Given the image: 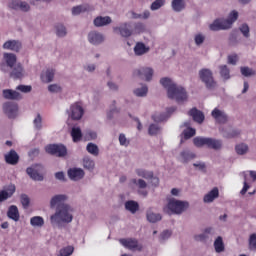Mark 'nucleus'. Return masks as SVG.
<instances>
[{
    "label": "nucleus",
    "instance_id": "obj_55",
    "mask_svg": "<svg viewBox=\"0 0 256 256\" xmlns=\"http://www.w3.org/2000/svg\"><path fill=\"white\" fill-rule=\"evenodd\" d=\"M42 121L43 119L41 118V114H37V116L33 120L34 127H36V129H41V127H43V125L41 124Z\"/></svg>",
    "mask_w": 256,
    "mask_h": 256
},
{
    "label": "nucleus",
    "instance_id": "obj_47",
    "mask_svg": "<svg viewBox=\"0 0 256 256\" xmlns=\"http://www.w3.org/2000/svg\"><path fill=\"white\" fill-rule=\"evenodd\" d=\"M20 201L24 209H27V207H29V204L31 203V200L29 199V196H27V194H22L20 196Z\"/></svg>",
    "mask_w": 256,
    "mask_h": 256
},
{
    "label": "nucleus",
    "instance_id": "obj_48",
    "mask_svg": "<svg viewBox=\"0 0 256 256\" xmlns=\"http://www.w3.org/2000/svg\"><path fill=\"white\" fill-rule=\"evenodd\" d=\"M241 135V132L239 130H230V132L225 133L223 136L226 139H235V137H239Z\"/></svg>",
    "mask_w": 256,
    "mask_h": 256
},
{
    "label": "nucleus",
    "instance_id": "obj_57",
    "mask_svg": "<svg viewBox=\"0 0 256 256\" xmlns=\"http://www.w3.org/2000/svg\"><path fill=\"white\" fill-rule=\"evenodd\" d=\"M16 89L17 91H21V93H31V86L19 85Z\"/></svg>",
    "mask_w": 256,
    "mask_h": 256
},
{
    "label": "nucleus",
    "instance_id": "obj_51",
    "mask_svg": "<svg viewBox=\"0 0 256 256\" xmlns=\"http://www.w3.org/2000/svg\"><path fill=\"white\" fill-rule=\"evenodd\" d=\"M56 34L58 35V37H65L67 35V29H65V26L63 25H57Z\"/></svg>",
    "mask_w": 256,
    "mask_h": 256
},
{
    "label": "nucleus",
    "instance_id": "obj_60",
    "mask_svg": "<svg viewBox=\"0 0 256 256\" xmlns=\"http://www.w3.org/2000/svg\"><path fill=\"white\" fill-rule=\"evenodd\" d=\"M135 33H143L145 31V25L143 23H137L134 26Z\"/></svg>",
    "mask_w": 256,
    "mask_h": 256
},
{
    "label": "nucleus",
    "instance_id": "obj_38",
    "mask_svg": "<svg viewBox=\"0 0 256 256\" xmlns=\"http://www.w3.org/2000/svg\"><path fill=\"white\" fill-rule=\"evenodd\" d=\"M147 219L150 223H157V221H161V214H155L151 210L147 211Z\"/></svg>",
    "mask_w": 256,
    "mask_h": 256
},
{
    "label": "nucleus",
    "instance_id": "obj_26",
    "mask_svg": "<svg viewBox=\"0 0 256 256\" xmlns=\"http://www.w3.org/2000/svg\"><path fill=\"white\" fill-rule=\"evenodd\" d=\"M5 161L8 165H17L19 163V154H17L15 150H10V152L5 155Z\"/></svg>",
    "mask_w": 256,
    "mask_h": 256
},
{
    "label": "nucleus",
    "instance_id": "obj_32",
    "mask_svg": "<svg viewBox=\"0 0 256 256\" xmlns=\"http://www.w3.org/2000/svg\"><path fill=\"white\" fill-rule=\"evenodd\" d=\"M89 5L87 4H83V5H79V6H75L72 8V15H81V13H86V11H89Z\"/></svg>",
    "mask_w": 256,
    "mask_h": 256
},
{
    "label": "nucleus",
    "instance_id": "obj_50",
    "mask_svg": "<svg viewBox=\"0 0 256 256\" xmlns=\"http://www.w3.org/2000/svg\"><path fill=\"white\" fill-rule=\"evenodd\" d=\"M220 75L225 80L230 79L231 76L229 75V68H227L226 65L220 66Z\"/></svg>",
    "mask_w": 256,
    "mask_h": 256
},
{
    "label": "nucleus",
    "instance_id": "obj_12",
    "mask_svg": "<svg viewBox=\"0 0 256 256\" xmlns=\"http://www.w3.org/2000/svg\"><path fill=\"white\" fill-rule=\"evenodd\" d=\"M7 6L13 11H22L23 13L31 11V6L29 3L22 0H9Z\"/></svg>",
    "mask_w": 256,
    "mask_h": 256
},
{
    "label": "nucleus",
    "instance_id": "obj_29",
    "mask_svg": "<svg viewBox=\"0 0 256 256\" xmlns=\"http://www.w3.org/2000/svg\"><path fill=\"white\" fill-rule=\"evenodd\" d=\"M27 175L33 179V181H43L42 174H39L37 168L29 167L26 169Z\"/></svg>",
    "mask_w": 256,
    "mask_h": 256
},
{
    "label": "nucleus",
    "instance_id": "obj_49",
    "mask_svg": "<svg viewBox=\"0 0 256 256\" xmlns=\"http://www.w3.org/2000/svg\"><path fill=\"white\" fill-rule=\"evenodd\" d=\"M249 249L250 251H256V234H251L249 237Z\"/></svg>",
    "mask_w": 256,
    "mask_h": 256
},
{
    "label": "nucleus",
    "instance_id": "obj_14",
    "mask_svg": "<svg viewBox=\"0 0 256 256\" xmlns=\"http://www.w3.org/2000/svg\"><path fill=\"white\" fill-rule=\"evenodd\" d=\"M175 111H177V108L170 107L165 113L155 112L152 115V119L155 121V123H163V121H167V119H169V117H171L172 113H175Z\"/></svg>",
    "mask_w": 256,
    "mask_h": 256
},
{
    "label": "nucleus",
    "instance_id": "obj_6",
    "mask_svg": "<svg viewBox=\"0 0 256 256\" xmlns=\"http://www.w3.org/2000/svg\"><path fill=\"white\" fill-rule=\"evenodd\" d=\"M66 113L68 115V119H71L72 121H81L85 115V109L81 103L76 102L70 105L69 109L66 110Z\"/></svg>",
    "mask_w": 256,
    "mask_h": 256
},
{
    "label": "nucleus",
    "instance_id": "obj_41",
    "mask_svg": "<svg viewBox=\"0 0 256 256\" xmlns=\"http://www.w3.org/2000/svg\"><path fill=\"white\" fill-rule=\"evenodd\" d=\"M136 175H138V177H143V179H151L153 177V172L144 169H136Z\"/></svg>",
    "mask_w": 256,
    "mask_h": 256
},
{
    "label": "nucleus",
    "instance_id": "obj_46",
    "mask_svg": "<svg viewBox=\"0 0 256 256\" xmlns=\"http://www.w3.org/2000/svg\"><path fill=\"white\" fill-rule=\"evenodd\" d=\"M83 165H84V169H88L89 171L95 169V162L91 160V158H88V157L84 158Z\"/></svg>",
    "mask_w": 256,
    "mask_h": 256
},
{
    "label": "nucleus",
    "instance_id": "obj_56",
    "mask_svg": "<svg viewBox=\"0 0 256 256\" xmlns=\"http://www.w3.org/2000/svg\"><path fill=\"white\" fill-rule=\"evenodd\" d=\"M241 73H242V75H244V77H251V75L255 74V72L252 69H250L249 67H242Z\"/></svg>",
    "mask_w": 256,
    "mask_h": 256
},
{
    "label": "nucleus",
    "instance_id": "obj_21",
    "mask_svg": "<svg viewBox=\"0 0 256 256\" xmlns=\"http://www.w3.org/2000/svg\"><path fill=\"white\" fill-rule=\"evenodd\" d=\"M188 115L192 117L193 121L196 123H203L205 121V114L201 112V110H197V108H192L189 112Z\"/></svg>",
    "mask_w": 256,
    "mask_h": 256
},
{
    "label": "nucleus",
    "instance_id": "obj_30",
    "mask_svg": "<svg viewBox=\"0 0 256 256\" xmlns=\"http://www.w3.org/2000/svg\"><path fill=\"white\" fill-rule=\"evenodd\" d=\"M7 215L9 219H12L13 221H18L19 220V209L17 206L12 205L9 207Z\"/></svg>",
    "mask_w": 256,
    "mask_h": 256
},
{
    "label": "nucleus",
    "instance_id": "obj_9",
    "mask_svg": "<svg viewBox=\"0 0 256 256\" xmlns=\"http://www.w3.org/2000/svg\"><path fill=\"white\" fill-rule=\"evenodd\" d=\"M155 71L151 67H140L133 71V76L138 77L142 81H152Z\"/></svg>",
    "mask_w": 256,
    "mask_h": 256
},
{
    "label": "nucleus",
    "instance_id": "obj_17",
    "mask_svg": "<svg viewBox=\"0 0 256 256\" xmlns=\"http://www.w3.org/2000/svg\"><path fill=\"white\" fill-rule=\"evenodd\" d=\"M120 243L127 249L143 251V246L139 245V241H137V239H133V238L121 239Z\"/></svg>",
    "mask_w": 256,
    "mask_h": 256
},
{
    "label": "nucleus",
    "instance_id": "obj_61",
    "mask_svg": "<svg viewBox=\"0 0 256 256\" xmlns=\"http://www.w3.org/2000/svg\"><path fill=\"white\" fill-rule=\"evenodd\" d=\"M119 143H120V145H123L124 147H127V145H129V141L127 140V137H125V134L119 135Z\"/></svg>",
    "mask_w": 256,
    "mask_h": 256
},
{
    "label": "nucleus",
    "instance_id": "obj_25",
    "mask_svg": "<svg viewBox=\"0 0 256 256\" xmlns=\"http://www.w3.org/2000/svg\"><path fill=\"white\" fill-rule=\"evenodd\" d=\"M113 20L109 16H98L94 19L95 27H105L107 25H111Z\"/></svg>",
    "mask_w": 256,
    "mask_h": 256
},
{
    "label": "nucleus",
    "instance_id": "obj_20",
    "mask_svg": "<svg viewBox=\"0 0 256 256\" xmlns=\"http://www.w3.org/2000/svg\"><path fill=\"white\" fill-rule=\"evenodd\" d=\"M68 177L72 181H79L80 179H83L85 177V171L81 168H70L68 170Z\"/></svg>",
    "mask_w": 256,
    "mask_h": 256
},
{
    "label": "nucleus",
    "instance_id": "obj_52",
    "mask_svg": "<svg viewBox=\"0 0 256 256\" xmlns=\"http://www.w3.org/2000/svg\"><path fill=\"white\" fill-rule=\"evenodd\" d=\"M132 183L134 185H137V187H139V189H146L147 188V182H145V180L143 179H132Z\"/></svg>",
    "mask_w": 256,
    "mask_h": 256
},
{
    "label": "nucleus",
    "instance_id": "obj_3",
    "mask_svg": "<svg viewBox=\"0 0 256 256\" xmlns=\"http://www.w3.org/2000/svg\"><path fill=\"white\" fill-rule=\"evenodd\" d=\"M239 19V12L233 10L229 13L228 19H216L209 25L210 31H223L231 29V26Z\"/></svg>",
    "mask_w": 256,
    "mask_h": 256
},
{
    "label": "nucleus",
    "instance_id": "obj_39",
    "mask_svg": "<svg viewBox=\"0 0 256 256\" xmlns=\"http://www.w3.org/2000/svg\"><path fill=\"white\" fill-rule=\"evenodd\" d=\"M181 158L183 159L184 163H187L188 161H191L192 159H195V153L189 151V150H185L181 152Z\"/></svg>",
    "mask_w": 256,
    "mask_h": 256
},
{
    "label": "nucleus",
    "instance_id": "obj_53",
    "mask_svg": "<svg viewBox=\"0 0 256 256\" xmlns=\"http://www.w3.org/2000/svg\"><path fill=\"white\" fill-rule=\"evenodd\" d=\"M48 91L50 93H61V85H59V84H50L48 86Z\"/></svg>",
    "mask_w": 256,
    "mask_h": 256
},
{
    "label": "nucleus",
    "instance_id": "obj_4",
    "mask_svg": "<svg viewBox=\"0 0 256 256\" xmlns=\"http://www.w3.org/2000/svg\"><path fill=\"white\" fill-rule=\"evenodd\" d=\"M195 147H207L214 151H219L223 147V141L215 138L196 137L193 139Z\"/></svg>",
    "mask_w": 256,
    "mask_h": 256
},
{
    "label": "nucleus",
    "instance_id": "obj_63",
    "mask_svg": "<svg viewBox=\"0 0 256 256\" xmlns=\"http://www.w3.org/2000/svg\"><path fill=\"white\" fill-rule=\"evenodd\" d=\"M110 91H118L119 90V85H117V83L113 82V81H108L107 83Z\"/></svg>",
    "mask_w": 256,
    "mask_h": 256
},
{
    "label": "nucleus",
    "instance_id": "obj_58",
    "mask_svg": "<svg viewBox=\"0 0 256 256\" xmlns=\"http://www.w3.org/2000/svg\"><path fill=\"white\" fill-rule=\"evenodd\" d=\"M237 61H239L237 54H232L228 56V63L230 65H236Z\"/></svg>",
    "mask_w": 256,
    "mask_h": 256
},
{
    "label": "nucleus",
    "instance_id": "obj_2",
    "mask_svg": "<svg viewBox=\"0 0 256 256\" xmlns=\"http://www.w3.org/2000/svg\"><path fill=\"white\" fill-rule=\"evenodd\" d=\"M160 84L166 89L169 99H173L174 101H177V103H185L189 98L187 90H185L183 86L177 85L171 78H162Z\"/></svg>",
    "mask_w": 256,
    "mask_h": 256
},
{
    "label": "nucleus",
    "instance_id": "obj_22",
    "mask_svg": "<svg viewBox=\"0 0 256 256\" xmlns=\"http://www.w3.org/2000/svg\"><path fill=\"white\" fill-rule=\"evenodd\" d=\"M15 189V185L11 184L6 188V190L0 191V203H3V201H7V199L13 197Z\"/></svg>",
    "mask_w": 256,
    "mask_h": 256
},
{
    "label": "nucleus",
    "instance_id": "obj_7",
    "mask_svg": "<svg viewBox=\"0 0 256 256\" xmlns=\"http://www.w3.org/2000/svg\"><path fill=\"white\" fill-rule=\"evenodd\" d=\"M168 209L169 211H171V213H174L175 215H181L183 211H187V209H189V202L172 198L168 202Z\"/></svg>",
    "mask_w": 256,
    "mask_h": 256
},
{
    "label": "nucleus",
    "instance_id": "obj_31",
    "mask_svg": "<svg viewBox=\"0 0 256 256\" xmlns=\"http://www.w3.org/2000/svg\"><path fill=\"white\" fill-rule=\"evenodd\" d=\"M172 9L176 13H181L185 9V0H172Z\"/></svg>",
    "mask_w": 256,
    "mask_h": 256
},
{
    "label": "nucleus",
    "instance_id": "obj_11",
    "mask_svg": "<svg viewBox=\"0 0 256 256\" xmlns=\"http://www.w3.org/2000/svg\"><path fill=\"white\" fill-rule=\"evenodd\" d=\"M199 77L208 89H213V87H215L216 83L215 79H213V72H211V70L207 68L200 70Z\"/></svg>",
    "mask_w": 256,
    "mask_h": 256
},
{
    "label": "nucleus",
    "instance_id": "obj_33",
    "mask_svg": "<svg viewBox=\"0 0 256 256\" xmlns=\"http://www.w3.org/2000/svg\"><path fill=\"white\" fill-rule=\"evenodd\" d=\"M125 209H127V211H130V213H137V211H139V203L133 200L127 201L125 203Z\"/></svg>",
    "mask_w": 256,
    "mask_h": 256
},
{
    "label": "nucleus",
    "instance_id": "obj_5",
    "mask_svg": "<svg viewBox=\"0 0 256 256\" xmlns=\"http://www.w3.org/2000/svg\"><path fill=\"white\" fill-rule=\"evenodd\" d=\"M17 65V55L11 52H4L2 62L0 64V70L3 73H10L13 66Z\"/></svg>",
    "mask_w": 256,
    "mask_h": 256
},
{
    "label": "nucleus",
    "instance_id": "obj_1",
    "mask_svg": "<svg viewBox=\"0 0 256 256\" xmlns=\"http://www.w3.org/2000/svg\"><path fill=\"white\" fill-rule=\"evenodd\" d=\"M65 201H67V196L63 194L52 197L50 206L52 209L57 207L56 213L50 218L52 223H59V221H62V223H71L73 221V214H71L73 210H71L69 205L65 204Z\"/></svg>",
    "mask_w": 256,
    "mask_h": 256
},
{
    "label": "nucleus",
    "instance_id": "obj_40",
    "mask_svg": "<svg viewBox=\"0 0 256 256\" xmlns=\"http://www.w3.org/2000/svg\"><path fill=\"white\" fill-rule=\"evenodd\" d=\"M235 151H236L237 155H245L247 153V151H249V146L245 143L238 144L235 147Z\"/></svg>",
    "mask_w": 256,
    "mask_h": 256
},
{
    "label": "nucleus",
    "instance_id": "obj_16",
    "mask_svg": "<svg viewBox=\"0 0 256 256\" xmlns=\"http://www.w3.org/2000/svg\"><path fill=\"white\" fill-rule=\"evenodd\" d=\"M3 111L10 119H14L19 113V107L15 103L7 102L3 105Z\"/></svg>",
    "mask_w": 256,
    "mask_h": 256
},
{
    "label": "nucleus",
    "instance_id": "obj_54",
    "mask_svg": "<svg viewBox=\"0 0 256 256\" xmlns=\"http://www.w3.org/2000/svg\"><path fill=\"white\" fill-rule=\"evenodd\" d=\"M195 133H196L195 129L184 130L183 137L185 140L191 139V137H195Z\"/></svg>",
    "mask_w": 256,
    "mask_h": 256
},
{
    "label": "nucleus",
    "instance_id": "obj_42",
    "mask_svg": "<svg viewBox=\"0 0 256 256\" xmlns=\"http://www.w3.org/2000/svg\"><path fill=\"white\" fill-rule=\"evenodd\" d=\"M75 248L73 246H66L59 251V256H70L73 255Z\"/></svg>",
    "mask_w": 256,
    "mask_h": 256
},
{
    "label": "nucleus",
    "instance_id": "obj_8",
    "mask_svg": "<svg viewBox=\"0 0 256 256\" xmlns=\"http://www.w3.org/2000/svg\"><path fill=\"white\" fill-rule=\"evenodd\" d=\"M46 153L55 157H66L67 147L63 144H49L45 147Z\"/></svg>",
    "mask_w": 256,
    "mask_h": 256
},
{
    "label": "nucleus",
    "instance_id": "obj_27",
    "mask_svg": "<svg viewBox=\"0 0 256 256\" xmlns=\"http://www.w3.org/2000/svg\"><path fill=\"white\" fill-rule=\"evenodd\" d=\"M55 78V70L48 68L44 70L41 74V79L43 83H51L53 79Z\"/></svg>",
    "mask_w": 256,
    "mask_h": 256
},
{
    "label": "nucleus",
    "instance_id": "obj_18",
    "mask_svg": "<svg viewBox=\"0 0 256 256\" xmlns=\"http://www.w3.org/2000/svg\"><path fill=\"white\" fill-rule=\"evenodd\" d=\"M88 41L91 45H101L105 41V36L103 33L93 30L88 33Z\"/></svg>",
    "mask_w": 256,
    "mask_h": 256
},
{
    "label": "nucleus",
    "instance_id": "obj_43",
    "mask_svg": "<svg viewBox=\"0 0 256 256\" xmlns=\"http://www.w3.org/2000/svg\"><path fill=\"white\" fill-rule=\"evenodd\" d=\"M165 6V0H155L151 6L150 9L151 11H159V9H161V7Z\"/></svg>",
    "mask_w": 256,
    "mask_h": 256
},
{
    "label": "nucleus",
    "instance_id": "obj_44",
    "mask_svg": "<svg viewBox=\"0 0 256 256\" xmlns=\"http://www.w3.org/2000/svg\"><path fill=\"white\" fill-rule=\"evenodd\" d=\"M86 149H87L88 153H90L91 155H94L96 157H97V155H99V147H97L96 144L88 143Z\"/></svg>",
    "mask_w": 256,
    "mask_h": 256
},
{
    "label": "nucleus",
    "instance_id": "obj_62",
    "mask_svg": "<svg viewBox=\"0 0 256 256\" xmlns=\"http://www.w3.org/2000/svg\"><path fill=\"white\" fill-rule=\"evenodd\" d=\"M240 31L244 35V37H249V26L247 24H243L240 26Z\"/></svg>",
    "mask_w": 256,
    "mask_h": 256
},
{
    "label": "nucleus",
    "instance_id": "obj_36",
    "mask_svg": "<svg viewBox=\"0 0 256 256\" xmlns=\"http://www.w3.org/2000/svg\"><path fill=\"white\" fill-rule=\"evenodd\" d=\"M147 93H149V88L147 85H142V87L134 90V95H136V97H146Z\"/></svg>",
    "mask_w": 256,
    "mask_h": 256
},
{
    "label": "nucleus",
    "instance_id": "obj_64",
    "mask_svg": "<svg viewBox=\"0 0 256 256\" xmlns=\"http://www.w3.org/2000/svg\"><path fill=\"white\" fill-rule=\"evenodd\" d=\"M96 68L97 66H95V64H87L84 66L85 71H87L88 73H93Z\"/></svg>",
    "mask_w": 256,
    "mask_h": 256
},
{
    "label": "nucleus",
    "instance_id": "obj_19",
    "mask_svg": "<svg viewBox=\"0 0 256 256\" xmlns=\"http://www.w3.org/2000/svg\"><path fill=\"white\" fill-rule=\"evenodd\" d=\"M2 47L6 51H14V53H19V51H21L22 44L19 42V40H7Z\"/></svg>",
    "mask_w": 256,
    "mask_h": 256
},
{
    "label": "nucleus",
    "instance_id": "obj_35",
    "mask_svg": "<svg viewBox=\"0 0 256 256\" xmlns=\"http://www.w3.org/2000/svg\"><path fill=\"white\" fill-rule=\"evenodd\" d=\"M30 224L32 227H43L45 225V220L41 216H34L30 219Z\"/></svg>",
    "mask_w": 256,
    "mask_h": 256
},
{
    "label": "nucleus",
    "instance_id": "obj_37",
    "mask_svg": "<svg viewBox=\"0 0 256 256\" xmlns=\"http://www.w3.org/2000/svg\"><path fill=\"white\" fill-rule=\"evenodd\" d=\"M71 137L74 143H79V141H81V139L83 138V133L81 132V129H72Z\"/></svg>",
    "mask_w": 256,
    "mask_h": 256
},
{
    "label": "nucleus",
    "instance_id": "obj_34",
    "mask_svg": "<svg viewBox=\"0 0 256 256\" xmlns=\"http://www.w3.org/2000/svg\"><path fill=\"white\" fill-rule=\"evenodd\" d=\"M214 249L216 253H223L225 251V244H223V238L219 236L214 242Z\"/></svg>",
    "mask_w": 256,
    "mask_h": 256
},
{
    "label": "nucleus",
    "instance_id": "obj_24",
    "mask_svg": "<svg viewBox=\"0 0 256 256\" xmlns=\"http://www.w3.org/2000/svg\"><path fill=\"white\" fill-rule=\"evenodd\" d=\"M4 99H8L10 101H15L21 99V93L17 92V90L5 89L2 92Z\"/></svg>",
    "mask_w": 256,
    "mask_h": 256
},
{
    "label": "nucleus",
    "instance_id": "obj_28",
    "mask_svg": "<svg viewBox=\"0 0 256 256\" xmlns=\"http://www.w3.org/2000/svg\"><path fill=\"white\" fill-rule=\"evenodd\" d=\"M219 197V188L214 187L208 194L203 198L204 203H213L215 199Z\"/></svg>",
    "mask_w": 256,
    "mask_h": 256
},
{
    "label": "nucleus",
    "instance_id": "obj_23",
    "mask_svg": "<svg viewBox=\"0 0 256 256\" xmlns=\"http://www.w3.org/2000/svg\"><path fill=\"white\" fill-rule=\"evenodd\" d=\"M148 51H150L149 46L145 45L143 42H137L134 46V55L137 57L147 54Z\"/></svg>",
    "mask_w": 256,
    "mask_h": 256
},
{
    "label": "nucleus",
    "instance_id": "obj_59",
    "mask_svg": "<svg viewBox=\"0 0 256 256\" xmlns=\"http://www.w3.org/2000/svg\"><path fill=\"white\" fill-rule=\"evenodd\" d=\"M119 108L114 107L112 108L108 113H107V117L108 119H113V117H115V115L119 114Z\"/></svg>",
    "mask_w": 256,
    "mask_h": 256
},
{
    "label": "nucleus",
    "instance_id": "obj_13",
    "mask_svg": "<svg viewBox=\"0 0 256 256\" xmlns=\"http://www.w3.org/2000/svg\"><path fill=\"white\" fill-rule=\"evenodd\" d=\"M114 33H117L121 37L128 38L133 35V29H131L130 23H122L120 26L113 27Z\"/></svg>",
    "mask_w": 256,
    "mask_h": 256
},
{
    "label": "nucleus",
    "instance_id": "obj_45",
    "mask_svg": "<svg viewBox=\"0 0 256 256\" xmlns=\"http://www.w3.org/2000/svg\"><path fill=\"white\" fill-rule=\"evenodd\" d=\"M194 42L197 47H201V45L205 43V34L197 33L196 35H194Z\"/></svg>",
    "mask_w": 256,
    "mask_h": 256
},
{
    "label": "nucleus",
    "instance_id": "obj_15",
    "mask_svg": "<svg viewBox=\"0 0 256 256\" xmlns=\"http://www.w3.org/2000/svg\"><path fill=\"white\" fill-rule=\"evenodd\" d=\"M8 73H10V77L13 79H23V77L27 75V72H25V68L21 63L15 64Z\"/></svg>",
    "mask_w": 256,
    "mask_h": 256
},
{
    "label": "nucleus",
    "instance_id": "obj_10",
    "mask_svg": "<svg viewBox=\"0 0 256 256\" xmlns=\"http://www.w3.org/2000/svg\"><path fill=\"white\" fill-rule=\"evenodd\" d=\"M211 117L214 119L215 123H218V125H225L230 119L227 112L219 107L212 110Z\"/></svg>",
    "mask_w": 256,
    "mask_h": 256
}]
</instances>
